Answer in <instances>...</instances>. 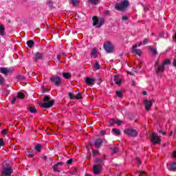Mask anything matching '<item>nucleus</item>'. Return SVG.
<instances>
[{
  "label": "nucleus",
  "instance_id": "obj_1",
  "mask_svg": "<svg viewBox=\"0 0 176 176\" xmlns=\"http://www.w3.org/2000/svg\"><path fill=\"white\" fill-rule=\"evenodd\" d=\"M104 160L100 158L95 159V164L93 166L92 171L95 175H100L102 173V167H104Z\"/></svg>",
  "mask_w": 176,
  "mask_h": 176
},
{
  "label": "nucleus",
  "instance_id": "obj_2",
  "mask_svg": "<svg viewBox=\"0 0 176 176\" xmlns=\"http://www.w3.org/2000/svg\"><path fill=\"white\" fill-rule=\"evenodd\" d=\"M13 173V169L10 166V162L4 161L1 170V176H9Z\"/></svg>",
  "mask_w": 176,
  "mask_h": 176
},
{
  "label": "nucleus",
  "instance_id": "obj_3",
  "mask_svg": "<svg viewBox=\"0 0 176 176\" xmlns=\"http://www.w3.org/2000/svg\"><path fill=\"white\" fill-rule=\"evenodd\" d=\"M50 96H45L43 99L44 102L38 103L39 107L45 109L52 108V107L54 105V100L52 99L50 100Z\"/></svg>",
  "mask_w": 176,
  "mask_h": 176
},
{
  "label": "nucleus",
  "instance_id": "obj_4",
  "mask_svg": "<svg viewBox=\"0 0 176 176\" xmlns=\"http://www.w3.org/2000/svg\"><path fill=\"white\" fill-rule=\"evenodd\" d=\"M155 74L157 75H162L166 70V67L162 63L161 65L159 64V60H157L154 64Z\"/></svg>",
  "mask_w": 176,
  "mask_h": 176
},
{
  "label": "nucleus",
  "instance_id": "obj_5",
  "mask_svg": "<svg viewBox=\"0 0 176 176\" xmlns=\"http://www.w3.org/2000/svg\"><path fill=\"white\" fill-rule=\"evenodd\" d=\"M93 20V25L94 27H96V28H100L101 25H102L105 23V19L104 18H99L97 16H93L92 17Z\"/></svg>",
  "mask_w": 176,
  "mask_h": 176
},
{
  "label": "nucleus",
  "instance_id": "obj_6",
  "mask_svg": "<svg viewBox=\"0 0 176 176\" xmlns=\"http://www.w3.org/2000/svg\"><path fill=\"white\" fill-rule=\"evenodd\" d=\"M150 140L153 145H160L162 139L155 133L150 134Z\"/></svg>",
  "mask_w": 176,
  "mask_h": 176
},
{
  "label": "nucleus",
  "instance_id": "obj_7",
  "mask_svg": "<svg viewBox=\"0 0 176 176\" xmlns=\"http://www.w3.org/2000/svg\"><path fill=\"white\" fill-rule=\"evenodd\" d=\"M129 1L124 0L122 3H116L115 6V9H116V10H124V9H127V8H129Z\"/></svg>",
  "mask_w": 176,
  "mask_h": 176
},
{
  "label": "nucleus",
  "instance_id": "obj_8",
  "mask_svg": "<svg viewBox=\"0 0 176 176\" xmlns=\"http://www.w3.org/2000/svg\"><path fill=\"white\" fill-rule=\"evenodd\" d=\"M124 133L129 137H137L138 135L137 130L133 129H125Z\"/></svg>",
  "mask_w": 176,
  "mask_h": 176
},
{
  "label": "nucleus",
  "instance_id": "obj_9",
  "mask_svg": "<svg viewBox=\"0 0 176 176\" xmlns=\"http://www.w3.org/2000/svg\"><path fill=\"white\" fill-rule=\"evenodd\" d=\"M50 81L54 84V86H61L63 83V80H61V78L58 76H52L50 78Z\"/></svg>",
  "mask_w": 176,
  "mask_h": 176
},
{
  "label": "nucleus",
  "instance_id": "obj_10",
  "mask_svg": "<svg viewBox=\"0 0 176 176\" xmlns=\"http://www.w3.org/2000/svg\"><path fill=\"white\" fill-rule=\"evenodd\" d=\"M0 72L3 75H12L13 74V69H8L6 67H0Z\"/></svg>",
  "mask_w": 176,
  "mask_h": 176
},
{
  "label": "nucleus",
  "instance_id": "obj_11",
  "mask_svg": "<svg viewBox=\"0 0 176 176\" xmlns=\"http://www.w3.org/2000/svg\"><path fill=\"white\" fill-rule=\"evenodd\" d=\"M152 105H153V102L152 100H148L147 99L144 100V107L147 112H149L151 111Z\"/></svg>",
  "mask_w": 176,
  "mask_h": 176
},
{
  "label": "nucleus",
  "instance_id": "obj_12",
  "mask_svg": "<svg viewBox=\"0 0 176 176\" xmlns=\"http://www.w3.org/2000/svg\"><path fill=\"white\" fill-rule=\"evenodd\" d=\"M104 49L107 53H113L115 47L113 45H104Z\"/></svg>",
  "mask_w": 176,
  "mask_h": 176
},
{
  "label": "nucleus",
  "instance_id": "obj_13",
  "mask_svg": "<svg viewBox=\"0 0 176 176\" xmlns=\"http://www.w3.org/2000/svg\"><path fill=\"white\" fill-rule=\"evenodd\" d=\"M69 96L70 97V100H82V94L78 93L76 96L74 95V94L69 92Z\"/></svg>",
  "mask_w": 176,
  "mask_h": 176
},
{
  "label": "nucleus",
  "instance_id": "obj_14",
  "mask_svg": "<svg viewBox=\"0 0 176 176\" xmlns=\"http://www.w3.org/2000/svg\"><path fill=\"white\" fill-rule=\"evenodd\" d=\"M102 142H104V140H102V139L100 138H96L94 142L95 148H100L102 145Z\"/></svg>",
  "mask_w": 176,
  "mask_h": 176
},
{
  "label": "nucleus",
  "instance_id": "obj_15",
  "mask_svg": "<svg viewBox=\"0 0 176 176\" xmlns=\"http://www.w3.org/2000/svg\"><path fill=\"white\" fill-rule=\"evenodd\" d=\"M149 52L151 53V56L156 57L157 56V49L153 46H148Z\"/></svg>",
  "mask_w": 176,
  "mask_h": 176
},
{
  "label": "nucleus",
  "instance_id": "obj_16",
  "mask_svg": "<svg viewBox=\"0 0 176 176\" xmlns=\"http://www.w3.org/2000/svg\"><path fill=\"white\" fill-rule=\"evenodd\" d=\"M132 50L133 54H138V56H141V54H142V52H141V50L137 49V45H133L132 47Z\"/></svg>",
  "mask_w": 176,
  "mask_h": 176
},
{
  "label": "nucleus",
  "instance_id": "obj_17",
  "mask_svg": "<svg viewBox=\"0 0 176 176\" xmlns=\"http://www.w3.org/2000/svg\"><path fill=\"white\" fill-rule=\"evenodd\" d=\"M85 82L86 84L88 85V86H93V85H94V83L96 82V80L90 77H87Z\"/></svg>",
  "mask_w": 176,
  "mask_h": 176
},
{
  "label": "nucleus",
  "instance_id": "obj_18",
  "mask_svg": "<svg viewBox=\"0 0 176 176\" xmlns=\"http://www.w3.org/2000/svg\"><path fill=\"white\" fill-rule=\"evenodd\" d=\"M113 81L116 85L120 86L122 85V79L119 78V76H114Z\"/></svg>",
  "mask_w": 176,
  "mask_h": 176
},
{
  "label": "nucleus",
  "instance_id": "obj_19",
  "mask_svg": "<svg viewBox=\"0 0 176 176\" xmlns=\"http://www.w3.org/2000/svg\"><path fill=\"white\" fill-rule=\"evenodd\" d=\"M35 60H43V54H41V52H36L34 54Z\"/></svg>",
  "mask_w": 176,
  "mask_h": 176
},
{
  "label": "nucleus",
  "instance_id": "obj_20",
  "mask_svg": "<svg viewBox=\"0 0 176 176\" xmlns=\"http://www.w3.org/2000/svg\"><path fill=\"white\" fill-rule=\"evenodd\" d=\"M35 151H36V152H38V153H41V149H42V144H37L35 147H34Z\"/></svg>",
  "mask_w": 176,
  "mask_h": 176
},
{
  "label": "nucleus",
  "instance_id": "obj_21",
  "mask_svg": "<svg viewBox=\"0 0 176 176\" xmlns=\"http://www.w3.org/2000/svg\"><path fill=\"white\" fill-rule=\"evenodd\" d=\"M63 76L65 79H71V78H72V75L69 72L63 73Z\"/></svg>",
  "mask_w": 176,
  "mask_h": 176
},
{
  "label": "nucleus",
  "instance_id": "obj_22",
  "mask_svg": "<svg viewBox=\"0 0 176 176\" xmlns=\"http://www.w3.org/2000/svg\"><path fill=\"white\" fill-rule=\"evenodd\" d=\"M91 56L92 57H94V58H97L98 54H97V50H96V48H94V49L92 50Z\"/></svg>",
  "mask_w": 176,
  "mask_h": 176
},
{
  "label": "nucleus",
  "instance_id": "obj_23",
  "mask_svg": "<svg viewBox=\"0 0 176 176\" xmlns=\"http://www.w3.org/2000/svg\"><path fill=\"white\" fill-rule=\"evenodd\" d=\"M170 171H176V162H173L170 167Z\"/></svg>",
  "mask_w": 176,
  "mask_h": 176
},
{
  "label": "nucleus",
  "instance_id": "obj_24",
  "mask_svg": "<svg viewBox=\"0 0 176 176\" xmlns=\"http://www.w3.org/2000/svg\"><path fill=\"white\" fill-rule=\"evenodd\" d=\"M0 35L3 36L5 35V27L3 25L0 24Z\"/></svg>",
  "mask_w": 176,
  "mask_h": 176
},
{
  "label": "nucleus",
  "instance_id": "obj_25",
  "mask_svg": "<svg viewBox=\"0 0 176 176\" xmlns=\"http://www.w3.org/2000/svg\"><path fill=\"white\" fill-rule=\"evenodd\" d=\"M113 154L118 153L119 152V148L118 146H114L113 148H110Z\"/></svg>",
  "mask_w": 176,
  "mask_h": 176
},
{
  "label": "nucleus",
  "instance_id": "obj_26",
  "mask_svg": "<svg viewBox=\"0 0 176 176\" xmlns=\"http://www.w3.org/2000/svg\"><path fill=\"white\" fill-rule=\"evenodd\" d=\"M113 133H114L115 135H120V130L116 129L115 128L112 129Z\"/></svg>",
  "mask_w": 176,
  "mask_h": 176
},
{
  "label": "nucleus",
  "instance_id": "obj_27",
  "mask_svg": "<svg viewBox=\"0 0 176 176\" xmlns=\"http://www.w3.org/2000/svg\"><path fill=\"white\" fill-rule=\"evenodd\" d=\"M162 64L164 65V67H165V65H170L171 60H170V59H165Z\"/></svg>",
  "mask_w": 176,
  "mask_h": 176
},
{
  "label": "nucleus",
  "instance_id": "obj_28",
  "mask_svg": "<svg viewBox=\"0 0 176 176\" xmlns=\"http://www.w3.org/2000/svg\"><path fill=\"white\" fill-rule=\"evenodd\" d=\"M71 3L74 6H78V5H79V0H72Z\"/></svg>",
  "mask_w": 176,
  "mask_h": 176
},
{
  "label": "nucleus",
  "instance_id": "obj_29",
  "mask_svg": "<svg viewBox=\"0 0 176 176\" xmlns=\"http://www.w3.org/2000/svg\"><path fill=\"white\" fill-rule=\"evenodd\" d=\"M17 98L23 99V98H25V96L24 95V94L23 92H19L18 95H17Z\"/></svg>",
  "mask_w": 176,
  "mask_h": 176
},
{
  "label": "nucleus",
  "instance_id": "obj_30",
  "mask_svg": "<svg viewBox=\"0 0 176 176\" xmlns=\"http://www.w3.org/2000/svg\"><path fill=\"white\" fill-rule=\"evenodd\" d=\"M116 96L119 98H122L123 97V92H122L121 91H116Z\"/></svg>",
  "mask_w": 176,
  "mask_h": 176
},
{
  "label": "nucleus",
  "instance_id": "obj_31",
  "mask_svg": "<svg viewBox=\"0 0 176 176\" xmlns=\"http://www.w3.org/2000/svg\"><path fill=\"white\" fill-rule=\"evenodd\" d=\"M88 2L90 3H93L94 5H98V2H100V0H88Z\"/></svg>",
  "mask_w": 176,
  "mask_h": 176
},
{
  "label": "nucleus",
  "instance_id": "obj_32",
  "mask_svg": "<svg viewBox=\"0 0 176 176\" xmlns=\"http://www.w3.org/2000/svg\"><path fill=\"white\" fill-rule=\"evenodd\" d=\"M94 67L95 69H100L101 68V67L100 66V63H98V62L95 63L94 64Z\"/></svg>",
  "mask_w": 176,
  "mask_h": 176
},
{
  "label": "nucleus",
  "instance_id": "obj_33",
  "mask_svg": "<svg viewBox=\"0 0 176 176\" xmlns=\"http://www.w3.org/2000/svg\"><path fill=\"white\" fill-rule=\"evenodd\" d=\"M29 111L32 113H36V109L35 107H29Z\"/></svg>",
  "mask_w": 176,
  "mask_h": 176
},
{
  "label": "nucleus",
  "instance_id": "obj_34",
  "mask_svg": "<svg viewBox=\"0 0 176 176\" xmlns=\"http://www.w3.org/2000/svg\"><path fill=\"white\" fill-rule=\"evenodd\" d=\"M5 82V78L3 76L0 75V86H2L3 83Z\"/></svg>",
  "mask_w": 176,
  "mask_h": 176
},
{
  "label": "nucleus",
  "instance_id": "obj_35",
  "mask_svg": "<svg viewBox=\"0 0 176 176\" xmlns=\"http://www.w3.org/2000/svg\"><path fill=\"white\" fill-rule=\"evenodd\" d=\"M16 79H18V80H24V79H25V77H24V76L18 75L16 76Z\"/></svg>",
  "mask_w": 176,
  "mask_h": 176
},
{
  "label": "nucleus",
  "instance_id": "obj_36",
  "mask_svg": "<svg viewBox=\"0 0 176 176\" xmlns=\"http://www.w3.org/2000/svg\"><path fill=\"white\" fill-rule=\"evenodd\" d=\"M92 155L93 156H96L97 155H100V152L97 150H93Z\"/></svg>",
  "mask_w": 176,
  "mask_h": 176
},
{
  "label": "nucleus",
  "instance_id": "obj_37",
  "mask_svg": "<svg viewBox=\"0 0 176 176\" xmlns=\"http://www.w3.org/2000/svg\"><path fill=\"white\" fill-rule=\"evenodd\" d=\"M116 123V121H115V119H111L109 122V126H113Z\"/></svg>",
  "mask_w": 176,
  "mask_h": 176
},
{
  "label": "nucleus",
  "instance_id": "obj_38",
  "mask_svg": "<svg viewBox=\"0 0 176 176\" xmlns=\"http://www.w3.org/2000/svg\"><path fill=\"white\" fill-rule=\"evenodd\" d=\"M26 45H35V42L33 40H29L26 42Z\"/></svg>",
  "mask_w": 176,
  "mask_h": 176
},
{
  "label": "nucleus",
  "instance_id": "obj_39",
  "mask_svg": "<svg viewBox=\"0 0 176 176\" xmlns=\"http://www.w3.org/2000/svg\"><path fill=\"white\" fill-rule=\"evenodd\" d=\"M8 133H9V131L8 129H3L1 131V134H3V135H6V134H8Z\"/></svg>",
  "mask_w": 176,
  "mask_h": 176
},
{
  "label": "nucleus",
  "instance_id": "obj_40",
  "mask_svg": "<svg viewBox=\"0 0 176 176\" xmlns=\"http://www.w3.org/2000/svg\"><path fill=\"white\" fill-rule=\"evenodd\" d=\"M47 5L50 6V8H54L53 1H52V0L47 1Z\"/></svg>",
  "mask_w": 176,
  "mask_h": 176
},
{
  "label": "nucleus",
  "instance_id": "obj_41",
  "mask_svg": "<svg viewBox=\"0 0 176 176\" xmlns=\"http://www.w3.org/2000/svg\"><path fill=\"white\" fill-rule=\"evenodd\" d=\"M5 145V143L3 142V139L0 138V146H3Z\"/></svg>",
  "mask_w": 176,
  "mask_h": 176
},
{
  "label": "nucleus",
  "instance_id": "obj_42",
  "mask_svg": "<svg viewBox=\"0 0 176 176\" xmlns=\"http://www.w3.org/2000/svg\"><path fill=\"white\" fill-rule=\"evenodd\" d=\"M136 161H137V163H138V164L140 166V165H141L142 164V162H141V160L140 159V158H138V157H136Z\"/></svg>",
  "mask_w": 176,
  "mask_h": 176
},
{
  "label": "nucleus",
  "instance_id": "obj_43",
  "mask_svg": "<svg viewBox=\"0 0 176 176\" xmlns=\"http://www.w3.org/2000/svg\"><path fill=\"white\" fill-rule=\"evenodd\" d=\"M116 124H118V126H120V124H122V123H123V121L118 120L116 122Z\"/></svg>",
  "mask_w": 176,
  "mask_h": 176
},
{
  "label": "nucleus",
  "instance_id": "obj_44",
  "mask_svg": "<svg viewBox=\"0 0 176 176\" xmlns=\"http://www.w3.org/2000/svg\"><path fill=\"white\" fill-rule=\"evenodd\" d=\"M54 171H58V166L57 164H55V165L54 166Z\"/></svg>",
  "mask_w": 176,
  "mask_h": 176
},
{
  "label": "nucleus",
  "instance_id": "obj_45",
  "mask_svg": "<svg viewBox=\"0 0 176 176\" xmlns=\"http://www.w3.org/2000/svg\"><path fill=\"white\" fill-rule=\"evenodd\" d=\"M74 162V160H72V158L69 159V160H67V164H72V163Z\"/></svg>",
  "mask_w": 176,
  "mask_h": 176
},
{
  "label": "nucleus",
  "instance_id": "obj_46",
  "mask_svg": "<svg viewBox=\"0 0 176 176\" xmlns=\"http://www.w3.org/2000/svg\"><path fill=\"white\" fill-rule=\"evenodd\" d=\"M127 20H129V18L127 17V16H122V21H127Z\"/></svg>",
  "mask_w": 176,
  "mask_h": 176
},
{
  "label": "nucleus",
  "instance_id": "obj_47",
  "mask_svg": "<svg viewBox=\"0 0 176 176\" xmlns=\"http://www.w3.org/2000/svg\"><path fill=\"white\" fill-rule=\"evenodd\" d=\"M143 43L144 45H147V43H149V41L147 39V38H145L144 41H143Z\"/></svg>",
  "mask_w": 176,
  "mask_h": 176
},
{
  "label": "nucleus",
  "instance_id": "obj_48",
  "mask_svg": "<svg viewBox=\"0 0 176 176\" xmlns=\"http://www.w3.org/2000/svg\"><path fill=\"white\" fill-rule=\"evenodd\" d=\"M14 102H16V96L13 97V99L11 100V104H14Z\"/></svg>",
  "mask_w": 176,
  "mask_h": 176
},
{
  "label": "nucleus",
  "instance_id": "obj_49",
  "mask_svg": "<svg viewBox=\"0 0 176 176\" xmlns=\"http://www.w3.org/2000/svg\"><path fill=\"white\" fill-rule=\"evenodd\" d=\"M172 64H173V67H176V58L173 59V61Z\"/></svg>",
  "mask_w": 176,
  "mask_h": 176
},
{
  "label": "nucleus",
  "instance_id": "obj_50",
  "mask_svg": "<svg viewBox=\"0 0 176 176\" xmlns=\"http://www.w3.org/2000/svg\"><path fill=\"white\" fill-rule=\"evenodd\" d=\"M103 45H112V43L109 41H104Z\"/></svg>",
  "mask_w": 176,
  "mask_h": 176
},
{
  "label": "nucleus",
  "instance_id": "obj_51",
  "mask_svg": "<svg viewBox=\"0 0 176 176\" xmlns=\"http://www.w3.org/2000/svg\"><path fill=\"white\" fill-rule=\"evenodd\" d=\"M111 13V12L109 10H107L104 12V14H106V16H108V14H109Z\"/></svg>",
  "mask_w": 176,
  "mask_h": 176
},
{
  "label": "nucleus",
  "instance_id": "obj_52",
  "mask_svg": "<svg viewBox=\"0 0 176 176\" xmlns=\"http://www.w3.org/2000/svg\"><path fill=\"white\" fill-rule=\"evenodd\" d=\"M173 41H175V42H176V32H175V34L173 36Z\"/></svg>",
  "mask_w": 176,
  "mask_h": 176
},
{
  "label": "nucleus",
  "instance_id": "obj_53",
  "mask_svg": "<svg viewBox=\"0 0 176 176\" xmlns=\"http://www.w3.org/2000/svg\"><path fill=\"white\" fill-rule=\"evenodd\" d=\"M173 157L176 159V151L173 152Z\"/></svg>",
  "mask_w": 176,
  "mask_h": 176
},
{
  "label": "nucleus",
  "instance_id": "obj_54",
  "mask_svg": "<svg viewBox=\"0 0 176 176\" xmlns=\"http://www.w3.org/2000/svg\"><path fill=\"white\" fill-rule=\"evenodd\" d=\"M101 135H105V131H100Z\"/></svg>",
  "mask_w": 176,
  "mask_h": 176
},
{
  "label": "nucleus",
  "instance_id": "obj_55",
  "mask_svg": "<svg viewBox=\"0 0 176 176\" xmlns=\"http://www.w3.org/2000/svg\"><path fill=\"white\" fill-rule=\"evenodd\" d=\"M43 160H47V157L46 155L43 156Z\"/></svg>",
  "mask_w": 176,
  "mask_h": 176
},
{
  "label": "nucleus",
  "instance_id": "obj_56",
  "mask_svg": "<svg viewBox=\"0 0 176 176\" xmlns=\"http://www.w3.org/2000/svg\"><path fill=\"white\" fill-rule=\"evenodd\" d=\"M56 58H58V60H60V58H61V55L58 54V55L56 56Z\"/></svg>",
  "mask_w": 176,
  "mask_h": 176
},
{
  "label": "nucleus",
  "instance_id": "obj_57",
  "mask_svg": "<svg viewBox=\"0 0 176 176\" xmlns=\"http://www.w3.org/2000/svg\"><path fill=\"white\" fill-rule=\"evenodd\" d=\"M28 46L30 49H32V47H34V45H28Z\"/></svg>",
  "mask_w": 176,
  "mask_h": 176
},
{
  "label": "nucleus",
  "instance_id": "obj_58",
  "mask_svg": "<svg viewBox=\"0 0 176 176\" xmlns=\"http://www.w3.org/2000/svg\"><path fill=\"white\" fill-rule=\"evenodd\" d=\"M173 134H174V132L173 131H170L169 137H171V135H173Z\"/></svg>",
  "mask_w": 176,
  "mask_h": 176
},
{
  "label": "nucleus",
  "instance_id": "obj_59",
  "mask_svg": "<svg viewBox=\"0 0 176 176\" xmlns=\"http://www.w3.org/2000/svg\"><path fill=\"white\" fill-rule=\"evenodd\" d=\"M58 166H63V162H58L57 164Z\"/></svg>",
  "mask_w": 176,
  "mask_h": 176
},
{
  "label": "nucleus",
  "instance_id": "obj_60",
  "mask_svg": "<svg viewBox=\"0 0 176 176\" xmlns=\"http://www.w3.org/2000/svg\"><path fill=\"white\" fill-rule=\"evenodd\" d=\"M142 94H143V96H146L147 92H146V91H144L142 92Z\"/></svg>",
  "mask_w": 176,
  "mask_h": 176
},
{
  "label": "nucleus",
  "instance_id": "obj_61",
  "mask_svg": "<svg viewBox=\"0 0 176 176\" xmlns=\"http://www.w3.org/2000/svg\"><path fill=\"white\" fill-rule=\"evenodd\" d=\"M173 137H174L175 138H176V129H175V131H174Z\"/></svg>",
  "mask_w": 176,
  "mask_h": 176
},
{
  "label": "nucleus",
  "instance_id": "obj_62",
  "mask_svg": "<svg viewBox=\"0 0 176 176\" xmlns=\"http://www.w3.org/2000/svg\"><path fill=\"white\" fill-rule=\"evenodd\" d=\"M160 133H161L162 134H163V135H166V132H163V131H160Z\"/></svg>",
  "mask_w": 176,
  "mask_h": 176
},
{
  "label": "nucleus",
  "instance_id": "obj_63",
  "mask_svg": "<svg viewBox=\"0 0 176 176\" xmlns=\"http://www.w3.org/2000/svg\"><path fill=\"white\" fill-rule=\"evenodd\" d=\"M140 175H142V174H145V172L144 171H142V172H139Z\"/></svg>",
  "mask_w": 176,
  "mask_h": 176
},
{
  "label": "nucleus",
  "instance_id": "obj_64",
  "mask_svg": "<svg viewBox=\"0 0 176 176\" xmlns=\"http://www.w3.org/2000/svg\"><path fill=\"white\" fill-rule=\"evenodd\" d=\"M85 176H93V175H90V174H89V173H86V174L85 175Z\"/></svg>",
  "mask_w": 176,
  "mask_h": 176
}]
</instances>
